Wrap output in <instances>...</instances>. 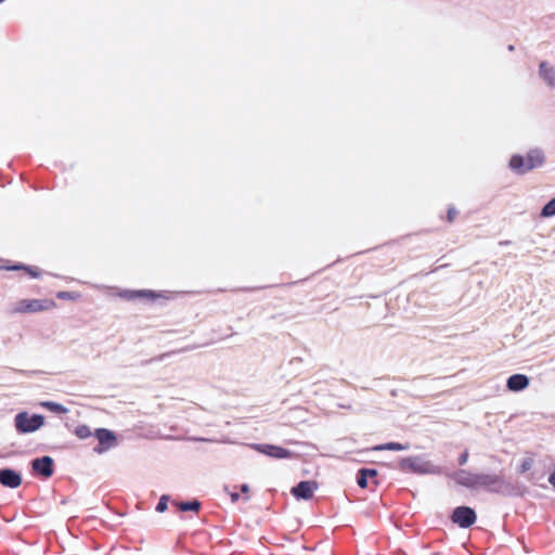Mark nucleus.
Masks as SVG:
<instances>
[{"mask_svg":"<svg viewBox=\"0 0 555 555\" xmlns=\"http://www.w3.org/2000/svg\"><path fill=\"white\" fill-rule=\"evenodd\" d=\"M545 158L541 151L531 150L526 155L515 154L511 157L508 166L517 175H525L543 165Z\"/></svg>","mask_w":555,"mask_h":555,"instance_id":"obj_1","label":"nucleus"},{"mask_svg":"<svg viewBox=\"0 0 555 555\" xmlns=\"http://www.w3.org/2000/svg\"><path fill=\"white\" fill-rule=\"evenodd\" d=\"M55 307L52 299H20L12 306V313L27 314L48 311Z\"/></svg>","mask_w":555,"mask_h":555,"instance_id":"obj_2","label":"nucleus"},{"mask_svg":"<svg viewBox=\"0 0 555 555\" xmlns=\"http://www.w3.org/2000/svg\"><path fill=\"white\" fill-rule=\"evenodd\" d=\"M44 424V417L40 414L30 415L23 411L15 415L14 426L18 434H31L40 429Z\"/></svg>","mask_w":555,"mask_h":555,"instance_id":"obj_3","label":"nucleus"},{"mask_svg":"<svg viewBox=\"0 0 555 555\" xmlns=\"http://www.w3.org/2000/svg\"><path fill=\"white\" fill-rule=\"evenodd\" d=\"M477 516L473 508L468 506H459L453 509L451 520L461 528H469L476 522Z\"/></svg>","mask_w":555,"mask_h":555,"instance_id":"obj_4","label":"nucleus"},{"mask_svg":"<svg viewBox=\"0 0 555 555\" xmlns=\"http://www.w3.org/2000/svg\"><path fill=\"white\" fill-rule=\"evenodd\" d=\"M504 486V479L496 474H477L476 488H485L489 491L498 492Z\"/></svg>","mask_w":555,"mask_h":555,"instance_id":"obj_5","label":"nucleus"},{"mask_svg":"<svg viewBox=\"0 0 555 555\" xmlns=\"http://www.w3.org/2000/svg\"><path fill=\"white\" fill-rule=\"evenodd\" d=\"M95 437L99 440V447L94 448L96 453H103L115 446L116 437L114 433L108 429H96Z\"/></svg>","mask_w":555,"mask_h":555,"instance_id":"obj_6","label":"nucleus"},{"mask_svg":"<svg viewBox=\"0 0 555 555\" xmlns=\"http://www.w3.org/2000/svg\"><path fill=\"white\" fill-rule=\"evenodd\" d=\"M317 488L318 483L315 481L306 480L300 481L296 487H293L291 492L298 500H309L313 496Z\"/></svg>","mask_w":555,"mask_h":555,"instance_id":"obj_7","label":"nucleus"},{"mask_svg":"<svg viewBox=\"0 0 555 555\" xmlns=\"http://www.w3.org/2000/svg\"><path fill=\"white\" fill-rule=\"evenodd\" d=\"M22 483L21 475L11 468L0 469V485L7 488L15 489Z\"/></svg>","mask_w":555,"mask_h":555,"instance_id":"obj_8","label":"nucleus"},{"mask_svg":"<svg viewBox=\"0 0 555 555\" xmlns=\"http://www.w3.org/2000/svg\"><path fill=\"white\" fill-rule=\"evenodd\" d=\"M31 467L35 472L48 478L53 474V459L50 456L35 459Z\"/></svg>","mask_w":555,"mask_h":555,"instance_id":"obj_9","label":"nucleus"},{"mask_svg":"<svg viewBox=\"0 0 555 555\" xmlns=\"http://www.w3.org/2000/svg\"><path fill=\"white\" fill-rule=\"evenodd\" d=\"M476 475L466 469H460L452 476L453 480L461 486L466 488H476Z\"/></svg>","mask_w":555,"mask_h":555,"instance_id":"obj_10","label":"nucleus"},{"mask_svg":"<svg viewBox=\"0 0 555 555\" xmlns=\"http://www.w3.org/2000/svg\"><path fill=\"white\" fill-rule=\"evenodd\" d=\"M377 475L378 472L373 468H362L358 473L357 483L360 488H367L369 487V480L372 481L373 485H377Z\"/></svg>","mask_w":555,"mask_h":555,"instance_id":"obj_11","label":"nucleus"},{"mask_svg":"<svg viewBox=\"0 0 555 555\" xmlns=\"http://www.w3.org/2000/svg\"><path fill=\"white\" fill-rule=\"evenodd\" d=\"M529 378L524 374H514L508 377L506 386L511 391H520L527 388Z\"/></svg>","mask_w":555,"mask_h":555,"instance_id":"obj_12","label":"nucleus"},{"mask_svg":"<svg viewBox=\"0 0 555 555\" xmlns=\"http://www.w3.org/2000/svg\"><path fill=\"white\" fill-rule=\"evenodd\" d=\"M540 75L551 87L555 86V69L550 67L546 62L540 64Z\"/></svg>","mask_w":555,"mask_h":555,"instance_id":"obj_13","label":"nucleus"},{"mask_svg":"<svg viewBox=\"0 0 555 555\" xmlns=\"http://www.w3.org/2000/svg\"><path fill=\"white\" fill-rule=\"evenodd\" d=\"M40 405L51 412L59 413V414H65L68 412V409L64 405L53 402V401H42L40 402Z\"/></svg>","mask_w":555,"mask_h":555,"instance_id":"obj_14","label":"nucleus"},{"mask_svg":"<svg viewBox=\"0 0 555 555\" xmlns=\"http://www.w3.org/2000/svg\"><path fill=\"white\" fill-rule=\"evenodd\" d=\"M251 448L272 457L278 456V447L271 444H253Z\"/></svg>","mask_w":555,"mask_h":555,"instance_id":"obj_15","label":"nucleus"},{"mask_svg":"<svg viewBox=\"0 0 555 555\" xmlns=\"http://www.w3.org/2000/svg\"><path fill=\"white\" fill-rule=\"evenodd\" d=\"M408 448H409L408 444H401V443H398V442H388V443H385V444L376 447L375 450H379V451H383V450L402 451V450H406Z\"/></svg>","mask_w":555,"mask_h":555,"instance_id":"obj_16","label":"nucleus"},{"mask_svg":"<svg viewBox=\"0 0 555 555\" xmlns=\"http://www.w3.org/2000/svg\"><path fill=\"white\" fill-rule=\"evenodd\" d=\"M177 506L179 507L180 511L182 512H188V511H198L199 509V502L194 500V501H191V502H181V503H177Z\"/></svg>","mask_w":555,"mask_h":555,"instance_id":"obj_17","label":"nucleus"},{"mask_svg":"<svg viewBox=\"0 0 555 555\" xmlns=\"http://www.w3.org/2000/svg\"><path fill=\"white\" fill-rule=\"evenodd\" d=\"M555 215V197L551 199L542 209V217H552Z\"/></svg>","mask_w":555,"mask_h":555,"instance_id":"obj_18","label":"nucleus"},{"mask_svg":"<svg viewBox=\"0 0 555 555\" xmlns=\"http://www.w3.org/2000/svg\"><path fill=\"white\" fill-rule=\"evenodd\" d=\"M75 434L80 439H86L91 436V429L87 425H80L76 428Z\"/></svg>","mask_w":555,"mask_h":555,"instance_id":"obj_19","label":"nucleus"},{"mask_svg":"<svg viewBox=\"0 0 555 555\" xmlns=\"http://www.w3.org/2000/svg\"><path fill=\"white\" fill-rule=\"evenodd\" d=\"M415 462L416 461L413 457L403 459L400 462V468L404 469V470H406V469L415 470L416 469Z\"/></svg>","mask_w":555,"mask_h":555,"instance_id":"obj_20","label":"nucleus"},{"mask_svg":"<svg viewBox=\"0 0 555 555\" xmlns=\"http://www.w3.org/2000/svg\"><path fill=\"white\" fill-rule=\"evenodd\" d=\"M168 496L163 495L156 506V511L163 513L167 509Z\"/></svg>","mask_w":555,"mask_h":555,"instance_id":"obj_21","label":"nucleus"},{"mask_svg":"<svg viewBox=\"0 0 555 555\" xmlns=\"http://www.w3.org/2000/svg\"><path fill=\"white\" fill-rule=\"evenodd\" d=\"M457 214L459 212L455 207H453V206L449 207V209L447 211V221L449 223H452L455 220Z\"/></svg>","mask_w":555,"mask_h":555,"instance_id":"obj_22","label":"nucleus"},{"mask_svg":"<svg viewBox=\"0 0 555 555\" xmlns=\"http://www.w3.org/2000/svg\"><path fill=\"white\" fill-rule=\"evenodd\" d=\"M12 270H20V269H25L28 274L33 278H37L39 274L37 271H35L33 268H26V267H23V266H14L11 268Z\"/></svg>","mask_w":555,"mask_h":555,"instance_id":"obj_23","label":"nucleus"},{"mask_svg":"<svg viewBox=\"0 0 555 555\" xmlns=\"http://www.w3.org/2000/svg\"><path fill=\"white\" fill-rule=\"evenodd\" d=\"M532 466V461L531 460H525L521 465H520V473H526L527 470H529Z\"/></svg>","mask_w":555,"mask_h":555,"instance_id":"obj_24","label":"nucleus"},{"mask_svg":"<svg viewBox=\"0 0 555 555\" xmlns=\"http://www.w3.org/2000/svg\"><path fill=\"white\" fill-rule=\"evenodd\" d=\"M135 296L155 298V297H158L159 295H156L155 293L149 292V291H140V292L135 293Z\"/></svg>","mask_w":555,"mask_h":555,"instance_id":"obj_25","label":"nucleus"},{"mask_svg":"<svg viewBox=\"0 0 555 555\" xmlns=\"http://www.w3.org/2000/svg\"><path fill=\"white\" fill-rule=\"evenodd\" d=\"M468 451L465 450L459 457V464L462 466V465H465L468 461Z\"/></svg>","mask_w":555,"mask_h":555,"instance_id":"obj_26","label":"nucleus"},{"mask_svg":"<svg viewBox=\"0 0 555 555\" xmlns=\"http://www.w3.org/2000/svg\"><path fill=\"white\" fill-rule=\"evenodd\" d=\"M241 491H242V493H244V494H248V492H249V486H248L247 483L242 485V486H241ZM248 500H249V496H248V495H245V496H244V501H245V502H247Z\"/></svg>","mask_w":555,"mask_h":555,"instance_id":"obj_27","label":"nucleus"},{"mask_svg":"<svg viewBox=\"0 0 555 555\" xmlns=\"http://www.w3.org/2000/svg\"><path fill=\"white\" fill-rule=\"evenodd\" d=\"M57 297L61 298V299H70V298H73L70 293H67V292H60L57 294Z\"/></svg>","mask_w":555,"mask_h":555,"instance_id":"obj_28","label":"nucleus"},{"mask_svg":"<svg viewBox=\"0 0 555 555\" xmlns=\"http://www.w3.org/2000/svg\"><path fill=\"white\" fill-rule=\"evenodd\" d=\"M230 498H231V501H232L233 503H236V502L238 501V499H240V495H238V493H236V492H231V493H230Z\"/></svg>","mask_w":555,"mask_h":555,"instance_id":"obj_29","label":"nucleus"},{"mask_svg":"<svg viewBox=\"0 0 555 555\" xmlns=\"http://www.w3.org/2000/svg\"><path fill=\"white\" fill-rule=\"evenodd\" d=\"M287 456H288V451L283 448H280V459L287 457Z\"/></svg>","mask_w":555,"mask_h":555,"instance_id":"obj_30","label":"nucleus"},{"mask_svg":"<svg viewBox=\"0 0 555 555\" xmlns=\"http://www.w3.org/2000/svg\"><path fill=\"white\" fill-rule=\"evenodd\" d=\"M548 481L552 486L555 487V470L551 474Z\"/></svg>","mask_w":555,"mask_h":555,"instance_id":"obj_31","label":"nucleus"},{"mask_svg":"<svg viewBox=\"0 0 555 555\" xmlns=\"http://www.w3.org/2000/svg\"><path fill=\"white\" fill-rule=\"evenodd\" d=\"M4 0H0V3H2Z\"/></svg>","mask_w":555,"mask_h":555,"instance_id":"obj_32","label":"nucleus"}]
</instances>
